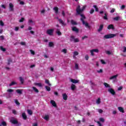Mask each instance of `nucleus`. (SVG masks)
<instances>
[{
	"mask_svg": "<svg viewBox=\"0 0 126 126\" xmlns=\"http://www.w3.org/2000/svg\"><path fill=\"white\" fill-rule=\"evenodd\" d=\"M46 33L50 36H53V33H54V29L47 30Z\"/></svg>",
	"mask_w": 126,
	"mask_h": 126,
	"instance_id": "39448f33",
	"label": "nucleus"
},
{
	"mask_svg": "<svg viewBox=\"0 0 126 126\" xmlns=\"http://www.w3.org/2000/svg\"><path fill=\"white\" fill-rule=\"evenodd\" d=\"M96 104H100L101 103V98H98L97 100H96Z\"/></svg>",
	"mask_w": 126,
	"mask_h": 126,
	"instance_id": "473e14b6",
	"label": "nucleus"
},
{
	"mask_svg": "<svg viewBox=\"0 0 126 126\" xmlns=\"http://www.w3.org/2000/svg\"><path fill=\"white\" fill-rule=\"evenodd\" d=\"M76 11L77 14L78 15H82V12H83V11L80 8V5H78L76 9Z\"/></svg>",
	"mask_w": 126,
	"mask_h": 126,
	"instance_id": "7ed1b4c3",
	"label": "nucleus"
},
{
	"mask_svg": "<svg viewBox=\"0 0 126 126\" xmlns=\"http://www.w3.org/2000/svg\"><path fill=\"white\" fill-rule=\"evenodd\" d=\"M116 34L111 33L105 35L103 38H104V39H111L112 38H114V37H116Z\"/></svg>",
	"mask_w": 126,
	"mask_h": 126,
	"instance_id": "f03ea898",
	"label": "nucleus"
},
{
	"mask_svg": "<svg viewBox=\"0 0 126 126\" xmlns=\"http://www.w3.org/2000/svg\"><path fill=\"white\" fill-rule=\"evenodd\" d=\"M85 58L86 61H88V60H89V56H88V55H86Z\"/></svg>",
	"mask_w": 126,
	"mask_h": 126,
	"instance_id": "603ef678",
	"label": "nucleus"
},
{
	"mask_svg": "<svg viewBox=\"0 0 126 126\" xmlns=\"http://www.w3.org/2000/svg\"><path fill=\"white\" fill-rule=\"evenodd\" d=\"M93 7L95 8V11H99V9L97 7V5H94Z\"/></svg>",
	"mask_w": 126,
	"mask_h": 126,
	"instance_id": "4c0bfd02",
	"label": "nucleus"
},
{
	"mask_svg": "<svg viewBox=\"0 0 126 126\" xmlns=\"http://www.w3.org/2000/svg\"><path fill=\"white\" fill-rule=\"evenodd\" d=\"M14 90L11 89H9L7 90V92H8L9 93H12L13 92Z\"/></svg>",
	"mask_w": 126,
	"mask_h": 126,
	"instance_id": "72a5a7b5",
	"label": "nucleus"
},
{
	"mask_svg": "<svg viewBox=\"0 0 126 126\" xmlns=\"http://www.w3.org/2000/svg\"><path fill=\"white\" fill-rule=\"evenodd\" d=\"M118 75H119L117 74L110 77L109 78L110 80H114V79H117V78H118Z\"/></svg>",
	"mask_w": 126,
	"mask_h": 126,
	"instance_id": "1a4fd4ad",
	"label": "nucleus"
},
{
	"mask_svg": "<svg viewBox=\"0 0 126 126\" xmlns=\"http://www.w3.org/2000/svg\"><path fill=\"white\" fill-rule=\"evenodd\" d=\"M50 103L52 105V106H53V107H57V103H56V101H55V100H51Z\"/></svg>",
	"mask_w": 126,
	"mask_h": 126,
	"instance_id": "f8f14e48",
	"label": "nucleus"
},
{
	"mask_svg": "<svg viewBox=\"0 0 126 126\" xmlns=\"http://www.w3.org/2000/svg\"><path fill=\"white\" fill-rule=\"evenodd\" d=\"M88 38V36L87 35H84L82 37V40H84V39H87Z\"/></svg>",
	"mask_w": 126,
	"mask_h": 126,
	"instance_id": "4d7b16f0",
	"label": "nucleus"
},
{
	"mask_svg": "<svg viewBox=\"0 0 126 126\" xmlns=\"http://www.w3.org/2000/svg\"><path fill=\"white\" fill-rule=\"evenodd\" d=\"M7 64L8 65H9V64H10V63H12V59L11 58H9L8 60H7Z\"/></svg>",
	"mask_w": 126,
	"mask_h": 126,
	"instance_id": "b1692460",
	"label": "nucleus"
},
{
	"mask_svg": "<svg viewBox=\"0 0 126 126\" xmlns=\"http://www.w3.org/2000/svg\"><path fill=\"white\" fill-rule=\"evenodd\" d=\"M98 112L99 113V114H102V113H103V110L98 109Z\"/></svg>",
	"mask_w": 126,
	"mask_h": 126,
	"instance_id": "69168bd1",
	"label": "nucleus"
},
{
	"mask_svg": "<svg viewBox=\"0 0 126 126\" xmlns=\"http://www.w3.org/2000/svg\"><path fill=\"white\" fill-rule=\"evenodd\" d=\"M15 84H17V83L14 82V81H13L9 85V86H12L13 85H15Z\"/></svg>",
	"mask_w": 126,
	"mask_h": 126,
	"instance_id": "cd10ccee",
	"label": "nucleus"
},
{
	"mask_svg": "<svg viewBox=\"0 0 126 126\" xmlns=\"http://www.w3.org/2000/svg\"><path fill=\"white\" fill-rule=\"evenodd\" d=\"M97 72H98V73H102V72H103V69H100L99 70H97Z\"/></svg>",
	"mask_w": 126,
	"mask_h": 126,
	"instance_id": "3c124183",
	"label": "nucleus"
},
{
	"mask_svg": "<svg viewBox=\"0 0 126 126\" xmlns=\"http://www.w3.org/2000/svg\"><path fill=\"white\" fill-rule=\"evenodd\" d=\"M0 125H1V126H6V122L3 121V122H2V123Z\"/></svg>",
	"mask_w": 126,
	"mask_h": 126,
	"instance_id": "79ce46f5",
	"label": "nucleus"
},
{
	"mask_svg": "<svg viewBox=\"0 0 126 126\" xmlns=\"http://www.w3.org/2000/svg\"><path fill=\"white\" fill-rule=\"evenodd\" d=\"M24 21V18H21V19L19 20V22H23Z\"/></svg>",
	"mask_w": 126,
	"mask_h": 126,
	"instance_id": "e2e57ef3",
	"label": "nucleus"
},
{
	"mask_svg": "<svg viewBox=\"0 0 126 126\" xmlns=\"http://www.w3.org/2000/svg\"><path fill=\"white\" fill-rule=\"evenodd\" d=\"M20 44L22 46H25L26 45V43L23 41L21 42Z\"/></svg>",
	"mask_w": 126,
	"mask_h": 126,
	"instance_id": "8fccbe9b",
	"label": "nucleus"
},
{
	"mask_svg": "<svg viewBox=\"0 0 126 126\" xmlns=\"http://www.w3.org/2000/svg\"><path fill=\"white\" fill-rule=\"evenodd\" d=\"M19 80H20V81L21 84H23L24 83V79H23V78H22V77H20Z\"/></svg>",
	"mask_w": 126,
	"mask_h": 126,
	"instance_id": "412c9836",
	"label": "nucleus"
},
{
	"mask_svg": "<svg viewBox=\"0 0 126 126\" xmlns=\"http://www.w3.org/2000/svg\"><path fill=\"white\" fill-rule=\"evenodd\" d=\"M11 123L13 124V125H16L18 124V121H17L16 120H11Z\"/></svg>",
	"mask_w": 126,
	"mask_h": 126,
	"instance_id": "dca6fc26",
	"label": "nucleus"
},
{
	"mask_svg": "<svg viewBox=\"0 0 126 126\" xmlns=\"http://www.w3.org/2000/svg\"><path fill=\"white\" fill-rule=\"evenodd\" d=\"M96 123L98 125V126H103L99 121H97Z\"/></svg>",
	"mask_w": 126,
	"mask_h": 126,
	"instance_id": "052dcab7",
	"label": "nucleus"
},
{
	"mask_svg": "<svg viewBox=\"0 0 126 126\" xmlns=\"http://www.w3.org/2000/svg\"><path fill=\"white\" fill-rule=\"evenodd\" d=\"M15 103L17 106L20 105V103H19V101H18V100L17 99L15 100Z\"/></svg>",
	"mask_w": 126,
	"mask_h": 126,
	"instance_id": "7c9ffc66",
	"label": "nucleus"
},
{
	"mask_svg": "<svg viewBox=\"0 0 126 126\" xmlns=\"http://www.w3.org/2000/svg\"><path fill=\"white\" fill-rule=\"evenodd\" d=\"M32 89H33L34 91H35L36 93H39V90H38L36 87H33Z\"/></svg>",
	"mask_w": 126,
	"mask_h": 126,
	"instance_id": "c756f323",
	"label": "nucleus"
},
{
	"mask_svg": "<svg viewBox=\"0 0 126 126\" xmlns=\"http://www.w3.org/2000/svg\"><path fill=\"white\" fill-rule=\"evenodd\" d=\"M22 118L24 120H27V116H26V114L25 113H23L22 114Z\"/></svg>",
	"mask_w": 126,
	"mask_h": 126,
	"instance_id": "a211bd4d",
	"label": "nucleus"
},
{
	"mask_svg": "<svg viewBox=\"0 0 126 126\" xmlns=\"http://www.w3.org/2000/svg\"><path fill=\"white\" fill-rule=\"evenodd\" d=\"M108 92H109V93H111L112 95H115V94H116V92H115V90H114V89L112 88L108 89Z\"/></svg>",
	"mask_w": 126,
	"mask_h": 126,
	"instance_id": "0eeeda50",
	"label": "nucleus"
},
{
	"mask_svg": "<svg viewBox=\"0 0 126 126\" xmlns=\"http://www.w3.org/2000/svg\"><path fill=\"white\" fill-rule=\"evenodd\" d=\"M16 92H17V93H18V94H22V90L18 89V90H16Z\"/></svg>",
	"mask_w": 126,
	"mask_h": 126,
	"instance_id": "5701e85b",
	"label": "nucleus"
},
{
	"mask_svg": "<svg viewBox=\"0 0 126 126\" xmlns=\"http://www.w3.org/2000/svg\"><path fill=\"white\" fill-rule=\"evenodd\" d=\"M45 88L47 91H51V88H50L49 87L46 86Z\"/></svg>",
	"mask_w": 126,
	"mask_h": 126,
	"instance_id": "37998d69",
	"label": "nucleus"
},
{
	"mask_svg": "<svg viewBox=\"0 0 126 126\" xmlns=\"http://www.w3.org/2000/svg\"><path fill=\"white\" fill-rule=\"evenodd\" d=\"M53 9L54 10L56 14H57V13H59V8L58 7H55Z\"/></svg>",
	"mask_w": 126,
	"mask_h": 126,
	"instance_id": "6ab92c4d",
	"label": "nucleus"
},
{
	"mask_svg": "<svg viewBox=\"0 0 126 126\" xmlns=\"http://www.w3.org/2000/svg\"><path fill=\"white\" fill-rule=\"evenodd\" d=\"M103 19H104L105 20H108V17H107L106 13L104 14V16L103 17Z\"/></svg>",
	"mask_w": 126,
	"mask_h": 126,
	"instance_id": "58836bf2",
	"label": "nucleus"
},
{
	"mask_svg": "<svg viewBox=\"0 0 126 126\" xmlns=\"http://www.w3.org/2000/svg\"><path fill=\"white\" fill-rule=\"evenodd\" d=\"M104 85L106 88H110V87H111V86L107 83H104Z\"/></svg>",
	"mask_w": 126,
	"mask_h": 126,
	"instance_id": "bb28decb",
	"label": "nucleus"
},
{
	"mask_svg": "<svg viewBox=\"0 0 126 126\" xmlns=\"http://www.w3.org/2000/svg\"><path fill=\"white\" fill-rule=\"evenodd\" d=\"M90 13H91V14L94 13V9H92L90 11Z\"/></svg>",
	"mask_w": 126,
	"mask_h": 126,
	"instance_id": "13d9d810",
	"label": "nucleus"
},
{
	"mask_svg": "<svg viewBox=\"0 0 126 126\" xmlns=\"http://www.w3.org/2000/svg\"><path fill=\"white\" fill-rule=\"evenodd\" d=\"M35 85H36V86H39V87H41L42 84L41 83H36L35 84Z\"/></svg>",
	"mask_w": 126,
	"mask_h": 126,
	"instance_id": "c9c22d12",
	"label": "nucleus"
},
{
	"mask_svg": "<svg viewBox=\"0 0 126 126\" xmlns=\"http://www.w3.org/2000/svg\"><path fill=\"white\" fill-rule=\"evenodd\" d=\"M75 68H76V69H79V67L78 66V64L77 63L75 64Z\"/></svg>",
	"mask_w": 126,
	"mask_h": 126,
	"instance_id": "a18cd8bd",
	"label": "nucleus"
},
{
	"mask_svg": "<svg viewBox=\"0 0 126 126\" xmlns=\"http://www.w3.org/2000/svg\"><path fill=\"white\" fill-rule=\"evenodd\" d=\"M63 100L66 101V100H67V95L66 94H63Z\"/></svg>",
	"mask_w": 126,
	"mask_h": 126,
	"instance_id": "2eb2a0df",
	"label": "nucleus"
},
{
	"mask_svg": "<svg viewBox=\"0 0 126 126\" xmlns=\"http://www.w3.org/2000/svg\"><path fill=\"white\" fill-rule=\"evenodd\" d=\"M73 41H74V43H78V42H79V39H78V38H75L74 39Z\"/></svg>",
	"mask_w": 126,
	"mask_h": 126,
	"instance_id": "c03bdc74",
	"label": "nucleus"
},
{
	"mask_svg": "<svg viewBox=\"0 0 126 126\" xmlns=\"http://www.w3.org/2000/svg\"><path fill=\"white\" fill-rule=\"evenodd\" d=\"M28 114L29 115H31L33 114V112L32 111V110L28 109Z\"/></svg>",
	"mask_w": 126,
	"mask_h": 126,
	"instance_id": "2f4dec72",
	"label": "nucleus"
},
{
	"mask_svg": "<svg viewBox=\"0 0 126 126\" xmlns=\"http://www.w3.org/2000/svg\"><path fill=\"white\" fill-rule=\"evenodd\" d=\"M110 12H111V13H114V12H115V9L112 8V9L111 10Z\"/></svg>",
	"mask_w": 126,
	"mask_h": 126,
	"instance_id": "338daca9",
	"label": "nucleus"
},
{
	"mask_svg": "<svg viewBox=\"0 0 126 126\" xmlns=\"http://www.w3.org/2000/svg\"><path fill=\"white\" fill-rule=\"evenodd\" d=\"M57 19H58L60 24H61V25H62V26H66V23H64V22H63V19H59L58 18H57Z\"/></svg>",
	"mask_w": 126,
	"mask_h": 126,
	"instance_id": "20e7f679",
	"label": "nucleus"
},
{
	"mask_svg": "<svg viewBox=\"0 0 126 126\" xmlns=\"http://www.w3.org/2000/svg\"><path fill=\"white\" fill-rule=\"evenodd\" d=\"M62 53H64V54H66L67 52V50L66 49H64L62 50Z\"/></svg>",
	"mask_w": 126,
	"mask_h": 126,
	"instance_id": "ea45409f",
	"label": "nucleus"
},
{
	"mask_svg": "<svg viewBox=\"0 0 126 126\" xmlns=\"http://www.w3.org/2000/svg\"><path fill=\"white\" fill-rule=\"evenodd\" d=\"M12 113L14 115H16V111L15 110H13Z\"/></svg>",
	"mask_w": 126,
	"mask_h": 126,
	"instance_id": "774afa93",
	"label": "nucleus"
},
{
	"mask_svg": "<svg viewBox=\"0 0 126 126\" xmlns=\"http://www.w3.org/2000/svg\"><path fill=\"white\" fill-rule=\"evenodd\" d=\"M90 53H91V56H94V51H93V50H91L90 51Z\"/></svg>",
	"mask_w": 126,
	"mask_h": 126,
	"instance_id": "5fc2aeb1",
	"label": "nucleus"
},
{
	"mask_svg": "<svg viewBox=\"0 0 126 126\" xmlns=\"http://www.w3.org/2000/svg\"><path fill=\"white\" fill-rule=\"evenodd\" d=\"M107 29H108V30H111V29H112V30H114V29H115L114 25L111 24L108 25V26L107 27Z\"/></svg>",
	"mask_w": 126,
	"mask_h": 126,
	"instance_id": "6e6552de",
	"label": "nucleus"
},
{
	"mask_svg": "<svg viewBox=\"0 0 126 126\" xmlns=\"http://www.w3.org/2000/svg\"><path fill=\"white\" fill-rule=\"evenodd\" d=\"M45 83H46V84H48V85H49V86H51V85H52V84H51V83H50V81H49V80L46 79L45 80Z\"/></svg>",
	"mask_w": 126,
	"mask_h": 126,
	"instance_id": "393cba45",
	"label": "nucleus"
},
{
	"mask_svg": "<svg viewBox=\"0 0 126 126\" xmlns=\"http://www.w3.org/2000/svg\"><path fill=\"white\" fill-rule=\"evenodd\" d=\"M9 9H10V11H13V7H14V5L13 4H12V3H10L9 4Z\"/></svg>",
	"mask_w": 126,
	"mask_h": 126,
	"instance_id": "9d476101",
	"label": "nucleus"
},
{
	"mask_svg": "<svg viewBox=\"0 0 126 126\" xmlns=\"http://www.w3.org/2000/svg\"><path fill=\"white\" fill-rule=\"evenodd\" d=\"M85 8H86V5L83 6L81 9L83 11Z\"/></svg>",
	"mask_w": 126,
	"mask_h": 126,
	"instance_id": "680f3d73",
	"label": "nucleus"
},
{
	"mask_svg": "<svg viewBox=\"0 0 126 126\" xmlns=\"http://www.w3.org/2000/svg\"><path fill=\"white\" fill-rule=\"evenodd\" d=\"M0 49L1 50V51H2V52H5V51H6V49L5 48H4L2 46L0 47Z\"/></svg>",
	"mask_w": 126,
	"mask_h": 126,
	"instance_id": "f704fd0d",
	"label": "nucleus"
},
{
	"mask_svg": "<svg viewBox=\"0 0 126 126\" xmlns=\"http://www.w3.org/2000/svg\"><path fill=\"white\" fill-rule=\"evenodd\" d=\"M93 50L94 53H99V50L98 49H93Z\"/></svg>",
	"mask_w": 126,
	"mask_h": 126,
	"instance_id": "de8ad7c7",
	"label": "nucleus"
},
{
	"mask_svg": "<svg viewBox=\"0 0 126 126\" xmlns=\"http://www.w3.org/2000/svg\"><path fill=\"white\" fill-rule=\"evenodd\" d=\"M62 15L64 17V16H65V13H64V11H62Z\"/></svg>",
	"mask_w": 126,
	"mask_h": 126,
	"instance_id": "0e129e2a",
	"label": "nucleus"
},
{
	"mask_svg": "<svg viewBox=\"0 0 126 126\" xmlns=\"http://www.w3.org/2000/svg\"><path fill=\"white\" fill-rule=\"evenodd\" d=\"M76 88V86H75V85L72 84L71 85V90H72L73 91H74V90H75V89Z\"/></svg>",
	"mask_w": 126,
	"mask_h": 126,
	"instance_id": "4468645a",
	"label": "nucleus"
},
{
	"mask_svg": "<svg viewBox=\"0 0 126 126\" xmlns=\"http://www.w3.org/2000/svg\"><path fill=\"white\" fill-rule=\"evenodd\" d=\"M103 28H104V25L101 24L99 29L97 30L98 32H101L103 30Z\"/></svg>",
	"mask_w": 126,
	"mask_h": 126,
	"instance_id": "9b49d317",
	"label": "nucleus"
},
{
	"mask_svg": "<svg viewBox=\"0 0 126 126\" xmlns=\"http://www.w3.org/2000/svg\"><path fill=\"white\" fill-rule=\"evenodd\" d=\"M100 62L102 64H106V62L104 60H101Z\"/></svg>",
	"mask_w": 126,
	"mask_h": 126,
	"instance_id": "6e6d98bb",
	"label": "nucleus"
},
{
	"mask_svg": "<svg viewBox=\"0 0 126 126\" xmlns=\"http://www.w3.org/2000/svg\"><path fill=\"white\" fill-rule=\"evenodd\" d=\"M74 39H75L74 36L71 35V36L70 37V42H73Z\"/></svg>",
	"mask_w": 126,
	"mask_h": 126,
	"instance_id": "a878e982",
	"label": "nucleus"
},
{
	"mask_svg": "<svg viewBox=\"0 0 126 126\" xmlns=\"http://www.w3.org/2000/svg\"><path fill=\"white\" fill-rule=\"evenodd\" d=\"M0 26H3L4 25V23L1 20L0 21Z\"/></svg>",
	"mask_w": 126,
	"mask_h": 126,
	"instance_id": "09e8293b",
	"label": "nucleus"
},
{
	"mask_svg": "<svg viewBox=\"0 0 126 126\" xmlns=\"http://www.w3.org/2000/svg\"><path fill=\"white\" fill-rule=\"evenodd\" d=\"M49 47H54V43L52 42H50L49 43Z\"/></svg>",
	"mask_w": 126,
	"mask_h": 126,
	"instance_id": "a19ab883",
	"label": "nucleus"
},
{
	"mask_svg": "<svg viewBox=\"0 0 126 126\" xmlns=\"http://www.w3.org/2000/svg\"><path fill=\"white\" fill-rule=\"evenodd\" d=\"M31 53L32 55H35V52L34 51H32V50H30Z\"/></svg>",
	"mask_w": 126,
	"mask_h": 126,
	"instance_id": "bf43d9fd",
	"label": "nucleus"
},
{
	"mask_svg": "<svg viewBox=\"0 0 126 126\" xmlns=\"http://www.w3.org/2000/svg\"><path fill=\"white\" fill-rule=\"evenodd\" d=\"M56 34H57L58 36H61V35H62V32H61V31H60V29H57Z\"/></svg>",
	"mask_w": 126,
	"mask_h": 126,
	"instance_id": "aec40b11",
	"label": "nucleus"
},
{
	"mask_svg": "<svg viewBox=\"0 0 126 126\" xmlns=\"http://www.w3.org/2000/svg\"><path fill=\"white\" fill-rule=\"evenodd\" d=\"M70 81L72 83H74V84L78 83V82H79V81L78 80H75L74 79H71Z\"/></svg>",
	"mask_w": 126,
	"mask_h": 126,
	"instance_id": "ddd939ff",
	"label": "nucleus"
},
{
	"mask_svg": "<svg viewBox=\"0 0 126 126\" xmlns=\"http://www.w3.org/2000/svg\"><path fill=\"white\" fill-rule=\"evenodd\" d=\"M73 54L74 56H78L79 53H78V52L77 51H74Z\"/></svg>",
	"mask_w": 126,
	"mask_h": 126,
	"instance_id": "864d4df0",
	"label": "nucleus"
},
{
	"mask_svg": "<svg viewBox=\"0 0 126 126\" xmlns=\"http://www.w3.org/2000/svg\"><path fill=\"white\" fill-rule=\"evenodd\" d=\"M80 16L81 17L80 20L82 22V24L83 25H85V27L89 28L90 29L91 27L89 26V24L87 22H85V19H86V17L84 15V14L80 15Z\"/></svg>",
	"mask_w": 126,
	"mask_h": 126,
	"instance_id": "f257e3e1",
	"label": "nucleus"
},
{
	"mask_svg": "<svg viewBox=\"0 0 126 126\" xmlns=\"http://www.w3.org/2000/svg\"><path fill=\"white\" fill-rule=\"evenodd\" d=\"M70 22L71 24H72V25H77V22L74 21V20H71Z\"/></svg>",
	"mask_w": 126,
	"mask_h": 126,
	"instance_id": "4be33fe9",
	"label": "nucleus"
},
{
	"mask_svg": "<svg viewBox=\"0 0 126 126\" xmlns=\"http://www.w3.org/2000/svg\"><path fill=\"white\" fill-rule=\"evenodd\" d=\"M72 31H73V32H76V33H78L79 32V29H77L76 27H72Z\"/></svg>",
	"mask_w": 126,
	"mask_h": 126,
	"instance_id": "423d86ee",
	"label": "nucleus"
},
{
	"mask_svg": "<svg viewBox=\"0 0 126 126\" xmlns=\"http://www.w3.org/2000/svg\"><path fill=\"white\" fill-rule=\"evenodd\" d=\"M114 20H115L116 21H118V20H120V17L117 16L113 18Z\"/></svg>",
	"mask_w": 126,
	"mask_h": 126,
	"instance_id": "e433bc0d",
	"label": "nucleus"
},
{
	"mask_svg": "<svg viewBox=\"0 0 126 126\" xmlns=\"http://www.w3.org/2000/svg\"><path fill=\"white\" fill-rule=\"evenodd\" d=\"M49 119L50 117L49 116V115H45L44 117V119L46 121H49Z\"/></svg>",
	"mask_w": 126,
	"mask_h": 126,
	"instance_id": "c85d7f7f",
	"label": "nucleus"
},
{
	"mask_svg": "<svg viewBox=\"0 0 126 126\" xmlns=\"http://www.w3.org/2000/svg\"><path fill=\"white\" fill-rule=\"evenodd\" d=\"M99 121H100V122H102V123H104V122H105V120L103 118H99Z\"/></svg>",
	"mask_w": 126,
	"mask_h": 126,
	"instance_id": "49530a36",
	"label": "nucleus"
},
{
	"mask_svg": "<svg viewBox=\"0 0 126 126\" xmlns=\"http://www.w3.org/2000/svg\"><path fill=\"white\" fill-rule=\"evenodd\" d=\"M118 110L121 112V113H125V110H124V108L122 107H118Z\"/></svg>",
	"mask_w": 126,
	"mask_h": 126,
	"instance_id": "f3484780",
	"label": "nucleus"
}]
</instances>
